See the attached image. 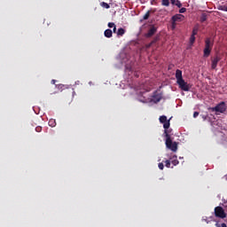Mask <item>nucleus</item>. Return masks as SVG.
I'll return each instance as SVG.
<instances>
[{"instance_id":"obj_32","label":"nucleus","mask_w":227,"mask_h":227,"mask_svg":"<svg viewBox=\"0 0 227 227\" xmlns=\"http://www.w3.org/2000/svg\"><path fill=\"white\" fill-rule=\"evenodd\" d=\"M225 180H227V175L224 176Z\"/></svg>"},{"instance_id":"obj_4","label":"nucleus","mask_w":227,"mask_h":227,"mask_svg":"<svg viewBox=\"0 0 227 227\" xmlns=\"http://www.w3.org/2000/svg\"><path fill=\"white\" fill-rule=\"evenodd\" d=\"M212 111H215L216 113H224V111H226V105L224 102H222L215 107L212 108Z\"/></svg>"},{"instance_id":"obj_23","label":"nucleus","mask_w":227,"mask_h":227,"mask_svg":"<svg viewBox=\"0 0 227 227\" xmlns=\"http://www.w3.org/2000/svg\"><path fill=\"white\" fill-rule=\"evenodd\" d=\"M158 168L160 169H164V164L163 163H159Z\"/></svg>"},{"instance_id":"obj_12","label":"nucleus","mask_w":227,"mask_h":227,"mask_svg":"<svg viewBox=\"0 0 227 227\" xmlns=\"http://www.w3.org/2000/svg\"><path fill=\"white\" fill-rule=\"evenodd\" d=\"M172 4H175L177 8H182V3L178 0H170Z\"/></svg>"},{"instance_id":"obj_30","label":"nucleus","mask_w":227,"mask_h":227,"mask_svg":"<svg viewBox=\"0 0 227 227\" xmlns=\"http://www.w3.org/2000/svg\"><path fill=\"white\" fill-rule=\"evenodd\" d=\"M224 12H227V6L224 8Z\"/></svg>"},{"instance_id":"obj_15","label":"nucleus","mask_w":227,"mask_h":227,"mask_svg":"<svg viewBox=\"0 0 227 227\" xmlns=\"http://www.w3.org/2000/svg\"><path fill=\"white\" fill-rule=\"evenodd\" d=\"M101 6H102V8H106V10H109V8H110L109 4H107L106 2H102Z\"/></svg>"},{"instance_id":"obj_29","label":"nucleus","mask_w":227,"mask_h":227,"mask_svg":"<svg viewBox=\"0 0 227 227\" xmlns=\"http://www.w3.org/2000/svg\"><path fill=\"white\" fill-rule=\"evenodd\" d=\"M114 33H116V27H114Z\"/></svg>"},{"instance_id":"obj_24","label":"nucleus","mask_w":227,"mask_h":227,"mask_svg":"<svg viewBox=\"0 0 227 227\" xmlns=\"http://www.w3.org/2000/svg\"><path fill=\"white\" fill-rule=\"evenodd\" d=\"M185 12H186V9H185V8H181V9L179 10V13H185Z\"/></svg>"},{"instance_id":"obj_16","label":"nucleus","mask_w":227,"mask_h":227,"mask_svg":"<svg viewBox=\"0 0 227 227\" xmlns=\"http://www.w3.org/2000/svg\"><path fill=\"white\" fill-rule=\"evenodd\" d=\"M196 42V35H191L190 37V44L192 45Z\"/></svg>"},{"instance_id":"obj_18","label":"nucleus","mask_w":227,"mask_h":227,"mask_svg":"<svg viewBox=\"0 0 227 227\" xmlns=\"http://www.w3.org/2000/svg\"><path fill=\"white\" fill-rule=\"evenodd\" d=\"M198 35V27H195L192 30V36H196Z\"/></svg>"},{"instance_id":"obj_1","label":"nucleus","mask_w":227,"mask_h":227,"mask_svg":"<svg viewBox=\"0 0 227 227\" xmlns=\"http://www.w3.org/2000/svg\"><path fill=\"white\" fill-rule=\"evenodd\" d=\"M165 136L167 137V139H166L167 148H168L172 152H176V150H178V144H176V142H173V140H171V137H169L168 130H165Z\"/></svg>"},{"instance_id":"obj_26","label":"nucleus","mask_w":227,"mask_h":227,"mask_svg":"<svg viewBox=\"0 0 227 227\" xmlns=\"http://www.w3.org/2000/svg\"><path fill=\"white\" fill-rule=\"evenodd\" d=\"M198 116H200V113L194 112L193 118H198Z\"/></svg>"},{"instance_id":"obj_28","label":"nucleus","mask_w":227,"mask_h":227,"mask_svg":"<svg viewBox=\"0 0 227 227\" xmlns=\"http://www.w3.org/2000/svg\"><path fill=\"white\" fill-rule=\"evenodd\" d=\"M51 83H52V84H56V80H52V81H51Z\"/></svg>"},{"instance_id":"obj_22","label":"nucleus","mask_w":227,"mask_h":227,"mask_svg":"<svg viewBox=\"0 0 227 227\" xmlns=\"http://www.w3.org/2000/svg\"><path fill=\"white\" fill-rule=\"evenodd\" d=\"M215 226H216V227H227V226H226V223H222V224L215 223Z\"/></svg>"},{"instance_id":"obj_27","label":"nucleus","mask_w":227,"mask_h":227,"mask_svg":"<svg viewBox=\"0 0 227 227\" xmlns=\"http://www.w3.org/2000/svg\"><path fill=\"white\" fill-rule=\"evenodd\" d=\"M139 101H140V102H143L144 104H146V102H148V100H146V99H141V98L139 99Z\"/></svg>"},{"instance_id":"obj_14","label":"nucleus","mask_w":227,"mask_h":227,"mask_svg":"<svg viewBox=\"0 0 227 227\" xmlns=\"http://www.w3.org/2000/svg\"><path fill=\"white\" fill-rule=\"evenodd\" d=\"M171 163L174 165V166H177V164L179 163L178 160L176 159V156H174L171 158Z\"/></svg>"},{"instance_id":"obj_9","label":"nucleus","mask_w":227,"mask_h":227,"mask_svg":"<svg viewBox=\"0 0 227 227\" xmlns=\"http://www.w3.org/2000/svg\"><path fill=\"white\" fill-rule=\"evenodd\" d=\"M176 82H178V81H182L184 79L182 77V71H180L179 69H177L176 71Z\"/></svg>"},{"instance_id":"obj_21","label":"nucleus","mask_w":227,"mask_h":227,"mask_svg":"<svg viewBox=\"0 0 227 227\" xmlns=\"http://www.w3.org/2000/svg\"><path fill=\"white\" fill-rule=\"evenodd\" d=\"M148 17H150V12H147L145 15H144V20H146L148 19Z\"/></svg>"},{"instance_id":"obj_11","label":"nucleus","mask_w":227,"mask_h":227,"mask_svg":"<svg viewBox=\"0 0 227 227\" xmlns=\"http://www.w3.org/2000/svg\"><path fill=\"white\" fill-rule=\"evenodd\" d=\"M105 36H106V38H111V36H113V30L112 29H106L105 31Z\"/></svg>"},{"instance_id":"obj_8","label":"nucleus","mask_w":227,"mask_h":227,"mask_svg":"<svg viewBox=\"0 0 227 227\" xmlns=\"http://www.w3.org/2000/svg\"><path fill=\"white\" fill-rule=\"evenodd\" d=\"M220 60L221 59H219V57H215V59H213L212 65H211L213 70H215V68L217 67V63H219Z\"/></svg>"},{"instance_id":"obj_31","label":"nucleus","mask_w":227,"mask_h":227,"mask_svg":"<svg viewBox=\"0 0 227 227\" xmlns=\"http://www.w3.org/2000/svg\"><path fill=\"white\" fill-rule=\"evenodd\" d=\"M203 119H204V120H207V117L203 116Z\"/></svg>"},{"instance_id":"obj_25","label":"nucleus","mask_w":227,"mask_h":227,"mask_svg":"<svg viewBox=\"0 0 227 227\" xmlns=\"http://www.w3.org/2000/svg\"><path fill=\"white\" fill-rule=\"evenodd\" d=\"M116 27V25H114V23H113V22L108 23V27Z\"/></svg>"},{"instance_id":"obj_17","label":"nucleus","mask_w":227,"mask_h":227,"mask_svg":"<svg viewBox=\"0 0 227 227\" xmlns=\"http://www.w3.org/2000/svg\"><path fill=\"white\" fill-rule=\"evenodd\" d=\"M50 127H56V121L51 119L49 121Z\"/></svg>"},{"instance_id":"obj_3","label":"nucleus","mask_w":227,"mask_h":227,"mask_svg":"<svg viewBox=\"0 0 227 227\" xmlns=\"http://www.w3.org/2000/svg\"><path fill=\"white\" fill-rule=\"evenodd\" d=\"M210 51H212V42L210 39L206 40V47L204 49V56L208 57L210 56Z\"/></svg>"},{"instance_id":"obj_6","label":"nucleus","mask_w":227,"mask_h":227,"mask_svg":"<svg viewBox=\"0 0 227 227\" xmlns=\"http://www.w3.org/2000/svg\"><path fill=\"white\" fill-rule=\"evenodd\" d=\"M177 84L179 85V88L183 90V91H189V84H187V82L184 79L179 80L177 82Z\"/></svg>"},{"instance_id":"obj_20","label":"nucleus","mask_w":227,"mask_h":227,"mask_svg":"<svg viewBox=\"0 0 227 227\" xmlns=\"http://www.w3.org/2000/svg\"><path fill=\"white\" fill-rule=\"evenodd\" d=\"M165 166H166V168H170V166H171V161L166 160V161H165Z\"/></svg>"},{"instance_id":"obj_2","label":"nucleus","mask_w":227,"mask_h":227,"mask_svg":"<svg viewBox=\"0 0 227 227\" xmlns=\"http://www.w3.org/2000/svg\"><path fill=\"white\" fill-rule=\"evenodd\" d=\"M215 217H220V219H226V213L224 209L221 207H216L215 208Z\"/></svg>"},{"instance_id":"obj_10","label":"nucleus","mask_w":227,"mask_h":227,"mask_svg":"<svg viewBox=\"0 0 227 227\" xmlns=\"http://www.w3.org/2000/svg\"><path fill=\"white\" fill-rule=\"evenodd\" d=\"M157 32V27H151V28L149 29L148 33H147V36H153V35H155V33Z\"/></svg>"},{"instance_id":"obj_5","label":"nucleus","mask_w":227,"mask_h":227,"mask_svg":"<svg viewBox=\"0 0 227 227\" xmlns=\"http://www.w3.org/2000/svg\"><path fill=\"white\" fill-rule=\"evenodd\" d=\"M160 122L163 123V128L165 129V130H168V129H169V120L168 121V117H166L165 115L160 117Z\"/></svg>"},{"instance_id":"obj_19","label":"nucleus","mask_w":227,"mask_h":227,"mask_svg":"<svg viewBox=\"0 0 227 227\" xmlns=\"http://www.w3.org/2000/svg\"><path fill=\"white\" fill-rule=\"evenodd\" d=\"M163 6H169V0H162Z\"/></svg>"},{"instance_id":"obj_13","label":"nucleus","mask_w":227,"mask_h":227,"mask_svg":"<svg viewBox=\"0 0 227 227\" xmlns=\"http://www.w3.org/2000/svg\"><path fill=\"white\" fill-rule=\"evenodd\" d=\"M123 35H125V29H123L122 27L119 28L117 31V35L123 36Z\"/></svg>"},{"instance_id":"obj_7","label":"nucleus","mask_w":227,"mask_h":227,"mask_svg":"<svg viewBox=\"0 0 227 227\" xmlns=\"http://www.w3.org/2000/svg\"><path fill=\"white\" fill-rule=\"evenodd\" d=\"M185 17L182 14H176L175 16L172 17L173 22H182Z\"/></svg>"}]
</instances>
